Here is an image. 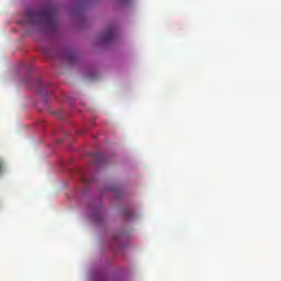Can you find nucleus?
I'll return each mask as SVG.
<instances>
[{
  "label": "nucleus",
  "mask_w": 281,
  "mask_h": 281,
  "mask_svg": "<svg viewBox=\"0 0 281 281\" xmlns=\"http://www.w3.org/2000/svg\"><path fill=\"white\" fill-rule=\"evenodd\" d=\"M50 82H43V79H35V87H37L36 93H47V87H50Z\"/></svg>",
  "instance_id": "obj_3"
},
{
  "label": "nucleus",
  "mask_w": 281,
  "mask_h": 281,
  "mask_svg": "<svg viewBox=\"0 0 281 281\" xmlns=\"http://www.w3.org/2000/svg\"><path fill=\"white\" fill-rule=\"evenodd\" d=\"M100 38L101 43H111L115 38V26H108Z\"/></svg>",
  "instance_id": "obj_2"
},
{
  "label": "nucleus",
  "mask_w": 281,
  "mask_h": 281,
  "mask_svg": "<svg viewBox=\"0 0 281 281\" xmlns=\"http://www.w3.org/2000/svg\"><path fill=\"white\" fill-rule=\"evenodd\" d=\"M83 181H85L86 183H89V180H87V179H83Z\"/></svg>",
  "instance_id": "obj_6"
},
{
  "label": "nucleus",
  "mask_w": 281,
  "mask_h": 281,
  "mask_svg": "<svg viewBox=\"0 0 281 281\" xmlns=\"http://www.w3.org/2000/svg\"><path fill=\"white\" fill-rule=\"evenodd\" d=\"M56 14L54 8L31 9L26 11V22L31 24L44 23L48 32L56 30Z\"/></svg>",
  "instance_id": "obj_1"
},
{
  "label": "nucleus",
  "mask_w": 281,
  "mask_h": 281,
  "mask_svg": "<svg viewBox=\"0 0 281 281\" xmlns=\"http://www.w3.org/2000/svg\"><path fill=\"white\" fill-rule=\"evenodd\" d=\"M1 170H3V162H1V160H0V172H1Z\"/></svg>",
  "instance_id": "obj_5"
},
{
  "label": "nucleus",
  "mask_w": 281,
  "mask_h": 281,
  "mask_svg": "<svg viewBox=\"0 0 281 281\" xmlns=\"http://www.w3.org/2000/svg\"><path fill=\"white\" fill-rule=\"evenodd\" d=\"M92 157H93L95 164H102V161H104V156H102V154H100V153L92 154Z\"/></svg>",
  "instance_id": "obj_4"
}]
</instances>
